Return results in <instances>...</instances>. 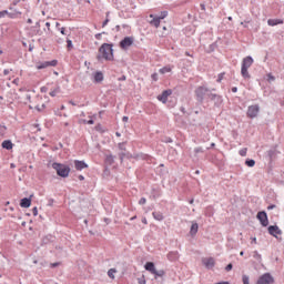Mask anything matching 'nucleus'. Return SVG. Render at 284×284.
Wrapping results in <instances>:
<instances>
[{
    "mask_svg": "<svg viewBox=\"0 0 284 284\" xmlns=\"http://www.w3.org/2000/svg\"><path fill=\"white\" fill-rule=\"evenodd\" d=\"M112 61L114 59V50L112 44L103 43L99 49L98 60Z\"/></svg>",
    "mask_w": 284,
    "mask_h": 284,
    "instance_id": "f257e3e1",
    "label": "nucleus"
},
{
    "mask_svg": "<svg viewBox=\"0 0 284 284\" xmlns=\"http://www.w3.org/2000/svg\"><path fill=\"white\" fill-rule=\"evenodd\" d=\"M52 168L55 170L58 176H61L62 179H68L70 176V166L54 162Z\"/></svg>",
    "mask_w": 284,
    "mask_h": 284,
    "instance_id": "f03ea898",
    "label": "nucleus"
},
{
    "mask_svg": "<svg viewBox=\"0 0 284 284\" xmlns=\"http://www.w3.org/2000/svg\"><path fill=\"white\" fill-rule=\"evenodd\" d=\"M144 268L146 270V272H150L151 274H154V276H165V271L161 270V271H156V267L154 266L153 262H148L144 265Z\"/></svg>",
    "mask_w": 284,
    "mask_h": 284,
    "instance_id": "7ed1b4c3",
    "label": "nucleus"
},
{
    "mask_svg": "<svg viewBox=\"0 0 284 284\" xmlns=\"http://www.w3.org/2000/svg\"><path fill=\"white\" fill-rule=\"evenodd\" d=\"M134 43L133 37H125L122 41H120V48L122 50H129L130 47Z\"/></svg>",
    "mask_w": 284,
    "mask_h": 284,
    "instance_id": "20e7f679",
    "label": "nucleus"
},
{
    "mask_svg": "<svg viewBox=\"0 0 284 284\" xmlns=\"http://www.w3.org/2000/svg\"><path fill=\"white\" fill-rule=\"evenodd\" d=\"M260 108L257 104L251 105L247 109V113L246 115L248 116V119H256V116H258V112H260Z\"/></svg>",
    "mask_w": 284,
    "mask_h": 284,
    "instance_id": "39448f33",
    "label": "nucleus"
},
{
    "mask_svg": "<svg viewBox=\"0 0 284 284\" xmlns=\"http://www.w3.org/2000/svg\"><path fill=\"white\" fill-rule=\"evenodd\" d=\"M274 283V277L270 273L263 274L256 282V284H272Z\"/></svg>",
    "mask_w": 284,
    "mask_h": 284,
    "instance_id": "423d86ee",
    "label": "nucleus"
},
{
    "mask_svg": "<svg viewBox=\"0 0 284 284\" xmlns=\"http://www.w3.org/2000/svg\"><path fill=\"white\" fill-rule=\"evenodd\" d=\"M257 219L264 227H267V225H270V221L267 220V213H265V211L258 212Z\"/></svg>",
    "mask_w": 284,
    "mask_h": 284,
    "instance_id": "0eeeda50",
    "label": "nucleus"
},
{
    "mask_svg": "<svg viewBox=\"0 0 284 284\" xmlns=\"http://www.w3.org/2000/svg\"><path fill=\"white\" fill-rule=\"evenodd\" d=\"M268 234H271V236H274L275 239H278V236L283 234V231H281L277 225H271L268 226Z\"/></svg>",
    "mask_w": 284,
    "mask_h": 284,
    "instance_id": "6e6552de",
    "label": "nucleus"
},
{
    "mask_svg": "<svg viewBox=\"0 0 284 284\" xmlns=\"http://www.w3.org/2000/svg\"><path fill=\"white\" fill-rule=\"evenodd\" d=\"M195 94L197 97V101H203V97H205L207 94V88L205 87H199L196 90H195Z\"/></svg>",
    "mask_w": 284,
    "mask_h": 284,
    "instance_id": "1a4fd4ad",
    "label": "nucleus"
},
{
    "mask_svg": "<svg viewBox=\"0 0 284 284\" xmlns=\"http://www.w3.org/2000/svg\"><path fill=\"white\" fill-rule=\"evenodd\" d=\"M168 97H172V90L168 89L162 92V94L158 95V101H161V103H168Z\"/></svg>",
    "mask_w": 284,
    "mask_h": 284,
    "instance_id": "9d476101",
    "label": "nucleus"
},
{
    "mask_svg": "<svg viewBox=\"0 0 284 284\" xmlns=\"http://www.w3.org/2000/svg\"><path fill=\"white\" fill-rule=\"evenodd\" d=\"M202 263L207 270H212L215 265L214 257H204L202 258Z\"/></svg>",
    "mask_w": 284,
    "mask_h": 284,
    "instance_id": "9b49d317",
    "label": "nucleus"
},
{
    "mask_svg": "<svg viewBox=\"0 0 284 284\" xmlns=\"http://www.w3.org/2000/svg\"><path fill=\"white\" fill-rule=\"evenodd\" d=\"M253 63H254V59H252V57L247 55L242 61V68L250 70V68H252Z\"/></svg>",
    "mask_w": 284,
    "mask_h": 284,
    "instance_id": "f8f14e48",
    "label": "nucleus"
},
{
    "mask_svg": "<svg viewBox=\"0 0 284 284\" xmlns=\"http://www.w3.org/2000/svg\"><path fill=\"white\" fill-rule=\"evenodd\" d=\"M74 168L75 170H78V172H81V170H87L88 168V163H85L84 161H80V160H74Z\"/></svg>",
    "mask_w": 284,
    "mask_h": 284,
    "instance_id": "ddd939ff",
    "label": "nucleus"
},
{
    "mask_svg": "<svg viewBox=\"0 0 284 284\" xmlns=\"http://www.w3.org/2000/svg\"><path fill=\"white\" fill-rule=\"evenodd\" d=\"M150 23L154 26V28H159L161 26V18L160 17H154V14H150Z\"/></svg>",
    "mask_w": 284,
    "mask_h": 284,
    "instance_id": "4468645a",
    "label": "nucleus"
},
{
    "mask_svg": "<svg viewBox=\"0 0 284 284\" xmlns=\"http://www.w3.org/2000/svg\"><path fill=\"white\" fill-rule=\"evenodd\" d=\"M282 23H284L283 19H268L267 20V24L271 27L282 26Z\"/></svg>",
    "mask_w": 284,
    "mask_h": 284,
    "instance_id": "2eb2a0df",
    "label": "nucleus"
},
{
    "mask_svg": "<svg viewBox=\"0 0 284 284\" xmlns=\"http://www.w3.org/2000/svg\"><path fill=\"white\" fill-rule=\"evenodd\" d=\"M1 146L3 148V150H12V148H14V144L10 140H4Z\"/></svg>",
    "mask_w": 284,
    "mask_h": 284,
    "instance_id": "dca6fc26",
    "label": "nucleus"
},
{
    "mask_svg": "<svg viewBox=\"0 0 284 284\" xmlns=\"http://www.w3.org/2000/svg\"><path fill=\"white\" fill-rule=\"evenodd\" d=\"M50 65H57L55 62H42L40 64L37 65L38 70H43L45 68H50Z\"/></svg>",
    "mask_w": 284,
    "mask_h": 284,
    "instance_id": "f3484780",
    "label": "nucleus"
},
{
    "mask_svg": "<svg viewBox=\"0 0 284 284\" xmlns=\"http://www.w3.org/2000/svg\"><path fill=\"white\" fill-rule=\"evenodd\" d=\"M30 205H32V200L30 199H22L20 202V207H30Z\"/></svg>",
    "mask_w": 284,
    "mask_h": 284,
    "instance_id": "a211bd4d",
    "label": "nucleus"
},
{
    "mask_svg": "<svg viewBox=\"0 0 284 284\" xmlns=\"http://www.w3.org/2000/svg\"><path fill=\"white\" fill-rule=\"evenodd\" d=\"M168 258L169 261H179V252H170Z\"/></svg>",
    "mask_w": 284,
    "mask_h": 284,
    "instance_id": "6ab92c4d",
    "label": "nucleus"
},
{
    "mask_svg": "<svg viewBox=\"0 0 284 284\" xmlns=\"http://www.w3.org/2000/svg\"><path fill=\"white\" fill-rule=\"evenodd\" d=\"M199 232V224L197 223H193L191 225V230H190V234L191 236H195V234Z\"/></svg>",
    "mask_w": 284,
    "mask_h": 284,
    "instance_id": "aec40b11",
    "label": "nucleus"
},
{
    "mask_svg": "<svg viewBox=\"0 0 284 284\" xmlns=\"http://www.w3.org/2000/svg\"><path fill=\"white\" fill-rule=\"evenodd\" d=\"M7 17H8L9 19H18L19 17H21V12H20V11L9 12V11H8Z\"/></svg>",
    "mask_w": 284,
    "mask_h": 284,
    "instance_id": "412c9836",
    "label": "nucleus"
},
{
    "mask_svg": "<svg viewBox=\"0 0 284 284\" xmlns=\"http://www.w3.org/2000/svg\"><path fill=\"white\" fill-rule=\"evenodd\" d=\"M94 81H95V83H101V81H103V73L102 72H95Z\"/></svg>",
    "mask_w": 284,
    "mask_h": 284,
    "instance_id": "4be33fe9",
    "label": "nucleus"
},
{
    "mask_svg": "<svg viewBox=\"0 0 284 284\" xmlns=\"http://www.w3.org/2000/svg\"><path fill=\"white\" fill-rule=\"evenodd\" d=\"M160 74H168L169 72H172V67L166 65L159 70Z\"/></svg>",
    "mask_w": 284,
    "mask_h": 284,
    "instance_id": "5701e85b",
    "label": "nucleus"
},
{
    "mask_svg": "<svg viewBox=\"0 0 284 284\" xmlns=\"http://www.w3.org/2000/svg\"><path fill=\"white\" fill-rule=\"evenodd\" d=\"M152 216L155 219V221H163L164 216L161 212H153Z\"/></svg>",
    "mask_w": 284,
    "mask_h": 284,
    "instance_id": "b1692460",
    "label": "nucleus"
},
{
    "mask_svg": "<svg viewBox=\"0 0 284 284\" xmlns=\"http://www.w3.org/2000/svg\"><path fill=\"white\" fill-rule=\"evenodd\" d=\"M241 74H242L243 79H250L251 78L250 71H247V69H245L243 67L241 68Z\"/></svg>",
    "mask_w": 284,
    "mask_h": 284,
    "instance_id": "393cba45",
    "label": "nucleus"
},
{
    "mask_svg": "<svg viewBox=\"0 0 284 284\" xmlns=\"http://www.w3.org/2000/svg\"><path fill=\"white\" fill-rule=\"evenodd\" d=\"M114 274H116V268H110V270L108 271V276H109V278L114 280Z\"/></svg>",
    "mask_w": 284,
    "mask_h": 284,
    "instance_id": "a878e982",
    "label": "nucleus"
},
{
    "mask_svg": "<svg viewBox=\"0 0 284 284\" xmlns=\"http://www.w3.org/2000/svg\"><path fill=\"white\" fill-rule=\"evenodd\" d=\"M95 130H97V132H101V134L106 132L105 128H103V125H101V124L95 125Z\"/></svg>",
    "mask_w": 284,
    "mask_h": 284,
    "instance_id": "bb28decb",
    "label": "nucleus"
},
{
    "mask_svg": "<svg viewBox=\"0 0 284 284\" xmlns=\"http://www.w3.org/2000/svg\"><path fill=\"white\" fill-rule=\"evenodd\" d=\"M245 163L248 168H254V165H256V162L254 160H247Z\"/></svg>",
    "mask_w": 284,
    "mask_h": 284,
    "instance_id": "cd10ccee",
    "label": "nucleus"
},
{
    "mask_svg": "<svg viewBox=\"0 0 284 284\" xmlns=\"http://www.w3.org/2000/svg\"><path fill=\"white\" fill-rule=\"evenodd\" d=\"M242 283L243 284H250V277L247 275L242 276Z\"/></svg>",
    "mask_w": 284,
    "mask_h": 284,
    "instance_id": "c85d7f7f",
    "label": "nucleus"
},
{
    "mask_svg": "<svg viewBox=\"0 0 284 284\" xmlns=\"http://www.w3.org/2000/svg\"><path fill=\"white\" fill-rule=\"evenodd\" d=\"M240 156H247V148L240 150Z\"/></svg>",
    "mask_w": 284,
    "mask_h": 284,
    "instance_id": "c756f323",
    "label": "nucleus"
},
{
    "mask_svg": "<svg viewBox=\"0 0 284 284\" xmlns=\"http://www.w3.org/2000/svg\"><path fill=\"white\" fill-rule=\"evenodd\" d=\"M6 130H8L4 125L0 124V136H3L6 134Z\"/></svg>",
    "mask_w": 284,
    "mask_h": 284,
    "instance_id": "7c9ffc66",
    "label": "nucleus"
},
{
    "mask_svg": "<svg viewBox=\"0 0 284 284\" xmlns=\"http://www.w3.org/2000/svg\"><path fill=\"white\" fill-rule=\"evenodd\" d=\"M8 17V10L0 11V19H6Z\"/></svg>",
    "mask_w": 284,
    "mask_h": 284,
    "instance_id": "2f4dec72",
    "label": "nucleus"
},
{
    "mask_svg": "<svg viewBox=\"0 0 284 284\" xmlns=\"http://www.w3.org/2000/svg\"><path fill=\"white\" fill-rule=\"evenodd\" d=\"M165 17H168V11L161 12V14L158 18H160V21H162V19H165Z\"/></svg>",
    "mask_w": 284,
    "mask_h": 284,
    "instance_id": "473e14b6",
    "label": "nucleus"
},
{
    "mask_svg": "<svg viewBox=\"0 0 284 284\" xmlns=\"http://www.w3.org/2000/svg\"><path fill=\"white\" fill-rule=\"evenodd\" d=\"M67 48H68V50H72V48H73L72 40H67Z\"/></svg>",
    "mask_w": 284,
    "mask_h": 284,
    "instance_id": "72a5a7b5",
    "label": "nucleus"
},
{
    "mask_svg": "<svg viewBox=\"0 0 284 284\" xmlns=\"http://www.w3.org/2000/svg\"><path fill=\"white\" fill-rule=\"evenodd\" d=\"M151 79H152L153 81H159V73H153V74L151 75Z\"/></svg>",
    "mask_w": 284,
    "mask_h": 284,
    "instance_id": "f704fd0d",
    "label": "nucleus"
},
{
    "mask_svg": "<svg viewBox=\"0 0 284 284\" xmlns=\"http://www.w3.org/2000/svg\"><path fill=\"white\" fill-rule=\"evenodd\" d=\"M145 203H148V200H145V197H141L139 201L140 205H145Z\"/></svg>",
    "mask_w": 284,
    "mask_h": 284,
    "instance_id": "c9c22d12",
    "label": "nucleus"
},
{
    "mask_svg": "<svg viewBox=\"0 0 284 284\" xmlns=\"http://www.w3.org/2000/svg\"><path fill=\"white\" fill-rule=\"evenodd\" d=\"M33 216H39V210L36 207L32 209Z\"/></svg>",
    "mask_w": 284,
    "mask_h": 284,
    "instance_id": "e433bc0d",
    "label": "nucleus"
},
{
    "mask_svg": "<svg viewBox=\"0 0 284 284\" xmlns=\"http://www.w3.org/2000/svg\"><path fill=\"white\" fill-rule=\"evenodd\" d=\"M276 78H274V75H272V73L267 74V81H275Z\"/></svg>",
    "mask_w": 284,
    "mask_h": 284,
    "instance_id": "4c0bfd02",
    "label": "nucleus"
},
{
    "mask_svg": "<svg viewBox=\"0 0 284 284\" xmlns=\"http://www.w3.org/2000/svg\"><path fill=\"white\" fill-rule=\"evenodd\" d=\"M194 152H195V154H200L203 152V148H195Z\"/></svg>",
    "mask_w": 284,
    "mask_h": 284,
    "instance_id": "58836bf2",
    "label": "nucleus"
},
{
    "mask_svg": "<svg viewBox=\"0 0 284 284\" xmlns=\"http://www.w3.org/2000/svg\"><path fill=\"white\" fill-rule=\"evenodd\" d=\"M109 21H110V20H108V19L104 20L103 23H102V28H105V27L108 26Z\"/></svg>",
    "mask_w": 284,
    "mask_h": 284,
    "instance_id": "ea45409f",
    "label": "nucleus"
},
{
    "mask_svg": "<svg viewBox=\"0 0 284 284\" xmlns=\"http://www.w3.org/2000/svg\"><path fill=\"white\" fill-rule=\"evenodd\" d=\"M60 32H61V34H67L65 33V27L60 28Z\"/></svg>",
    "mask_w": 284,
    "mask_h": 284,
    "instance_id": "a19ab883",
    "label": "nucleus"
},
{
    "mask_svg": "<svg viewBox=\"0 0 284 284\" xmlns=\"http://www.w3.org/2000/svg\"><path fill=\"white\" fill-rule=\"evenodd\" d=\"M226 272H230L232 271V264H229L226 267H225Z\"/></svg>",
    "mask_w": 284,
    "mask_h": 284,
    "instance_id": "79ce46f5",
    "label": "nucleus"
},
{
    "mask_svg": "<svg viewBox=\"0 0 284 284\" xmlns=\"http://www.w3.org/2000/svg\"><path fill=\"white\" fill-rule=\"evenodd\" d=\"M7 74H10V70L4 69V70H3V75L7 77Z\"/></svg>",
    "mask_w": 284,
    "mask_h": 284,
    "instance_id": "37998d69",
    "label": "nucleus"
},
{
    "mask_svg": "<svg viewBox=\"0 0 284 284\" xmlns=\"http://www.w3.org/2000/svg\"><path fill=\"white\" fill-rule=\"evenodd\" d=\"M88 125H94V120L87 121Z\"/></svg>",
    "mask_w": 284,
    "mask_h": 284,
    "instance_id": "c03bdc74",
    "label": "nucleus"
},
{
    "mask_svg": "<svg viewBox=\"0 0 284 284\" xmlns=\"http://www.w3.org/2000/svg\"><path fill=\"white\" fill-rule=\"evenodd\" d=\"M251 241H252L251 243H253L254 245H256V243H257L256 237H252Z\"/></svg>",
    "mask_w": 284,
    "mask_h": 284,
    "instance_id": "a18cd8bd",
    "label": "nucleus"
},
{
    "mask_svg": "<svg viewBox=\"0 0 284 284\" xmlns=\"http://www.w3.org/2000/svg\"><path fill=\"white\" fill-rule=\"evenodd\" d=\"M78 179H79V181H85V176H83V175H79Z\"/></svg>",
    "mask_w": 284,
    "mask_h": 284,
    "instance_id": "49530a36",
    "label": "nucleus"
},
{
    "mask_svg": "<svg viewBox=\"0 0 284 284\" xmlns=\"http://www.w3.org/2000/svg\"><path fill=\"white\" fill-rule=\"evenodd\" d=\"M142 223H143L144 225H148V219L143 217V219H142Z\"/></svg>",
    "mask_w": 284,
    "mask_h": 284,
    "instance_id": "de8ad7c7",
    "label": "nucleus"
},
{
    "mask_svg": "<svg viewBox=\"0 0 284 284\" xmlns=\"http://www.w3.org/2000/svg\"><path fill=\"white\" fill-rule=\"evenodd\" d=\"M122 121H123L124 123H128L129 118H128V116H123V118H122Z\"/></svg>",
    "mask_w": 284,
    "mask_h": 284,
    "instance_id": "09e8293b",
    "label": "nucleus"
},
{
    "mask_svg": "<svg viewBox=\"0 0 284 284\" xmlns=\"http://www.w3.org/2000/svg\"><path fill=\"white\" fill-rule=\"evenodd\" d=\"M13 83H14L16 85H19V78L14 79V80H13Z\"/></svg>",
    "mask_w": 284,
    "mask_h": 284,
    "instance_id": "8fccbe9b",
    "label": "nucleus"
},
{
    "mask_svg": "<svg viewBox=\"0 0 284 284\" xmlns=\"http://www.w3.org/2000/svg\"><path fill=\"white\" fill-rule=\"evenodd\" d=\"M200 8H201V10L205 11V4L204 3L200 4Z\"/></svg>",
    "mask_w": 284,
    "mask_h": 284,
    "instance_id": "3c124183",
    "label": "nucleus"
},
{
    "mask_svg": "<svg viewBox=\"0 0 284 284\" xmlns=\"http://www.w3.org/2000/svg\"><path fill=\"white\" fill-rule=\"evenodd\" d=\"M19 1H21V0H14V1L12 2V6H17V4L19 3Z\"/></svg>",
    "mask_w": 284,
    "mask_h": 284,
    "instance_id": "603ef678",
    "label": "nucleus"
},
{
    "mask_svg": "<svg viewBox=\"0 0 284 284\" xmlns=\"http://www.w3.org/2000/svg\"><path fill=\"white\" fill-rule=\"evenodd\" d=\"M45 27L50 30V22H45Z\"/></svg>",
    "mask_w": 284,
    "mask_h": 284,
    "instance_id": "864d4df0",
    "label": "nucleus"
},
{
    "mask_svg": "<svg viewBox=\"0 0 284 284\" xmlns=\"http://www.w3.org/2000/svg\"><path fill=\"white\" fill-rule=\"evenodd\" d=\"M59 265V263H53L51 264V267H57Z\"/></svg>",
    "mask_w": 284,
    "mask_h": 284,
    "instance_id": "5fc2aeb1",
    "label": "nucleus"
},
{
    "mask_svg": "<svg viewBox=\"0 0 284 284\" xmlns=\"http://www.w3.org/2000/svg\"><path fill=\"white\" fill-rule=\"evenodd\" d=\"M101 33L95 34V39H100Z\"/></svg>",
    "mask_w": 284,
    "mask_h": 284,
    "instance_id": "6e6d98bb",
    "label": "nucleus"
},
{
    "mask_svg": "<svg viewBox=\"0 0 284 284\" xmlns=\"http://www.w3.org/2000/svg\"><path fill=\"white\" fill-rule=\"evenodd\" d=\"M232 92H237V89H236V87L232 89Z\"/></svg>",
    "mask_w": 284,
    "mask_h": 284,
    "instance_id": "4d7b16f0",
    "label": "nucleus"
},
{
    "mask_svg": "<svg viewBox=\"0 0 284 284\" xmlns=\"http://www.w3.org/2000/svg\"><path fill=\"white\" fill-rule=\"evenodd\" d=\"M245 253L243 251L240 252V256H243Z\"/></svg>",
    "mask_w": 284,
    "mask_h": 284,
    "instance_id": "13d9d810",
    "label": "nucleus"
},
{
    "mask_svg": "<svg viewBox=\"0 0 284 284\" xmlns=\"http://www.w3.org/2000/svg\"><path fill=\"white\" fill-rule=\"evenodd\" d=\"M139 284H145V281H140Z\"/></svg>",
    "mask_w": 284,
    "mask_h": 284,
    "instance_id": "bf43d9fd",
    "label": "nucleus"
},
{
    "mask_svg": "<svg viewBox=\"0 0 284 284\" xmlns=\"http://www.w3.org/2000/svg\"><path fill=\"white\" fill-rule=\"evenodd\" d=\"M185 54H186V57H192V54H190V52H186Z\"/></svg>",
    "mask_w": 284,
    "mask_h": 284,
    "instance_id": "052dcab7",
    "label": "nucleus"
},
{
    "mask_svg": "<svg viewBox=\"0 0 284 284\" xmlns=\"http://www.w3.org/2000/svg\"><path fill=\"white\" fill-rule=\"evenodd\" d=\"M108 159H109V161H112V155H109Z\"/></svg>",
    "mask_w": 284,
    "mask_h": 284,
    "instance_id": "680f3d73",
    "label": "nucleus"
},
{
    "mask_svg": "<svg viewBox=\"0 0 284 284\" xmlns=\"http://www.w3.org/2000/svg\"><path fill=\"white\" fill-rule=\"evenodd\" d=\"M59 26H61V23L57 22V23H55V27L59 28Z\"/></svg>",
    "mask_w": 284,
    "mask_h": 284,
    "instance_id": "e2e57ef3",
    "label": "nucleus"
},
{
    "mask_svg": "<svg viewBox=\"0 0 284 284\" xmlns=\"http://www.w3.org/2000/svg\"><path fill=\"white\" fill-rule=\"evenodd\" d=\"M28 23H32V19H28Z\"/></svg>",
    "mask_w": 284,
    "mask_h": 284,
    "instance_id": "0e129e2a",
    "label": "nucleus"
},
{
    "mask_svg": "<svg viewBox=\"0 0 284 284\" xmlns=\"http://www.w3.org/2000/svg\"><path fill=\"white\" fill-rule=\"evenodd\" d=\"M61 110H65V105H61Z\"/></svg>",
    "mask_w": 284,
    "mask_h": 284,
    "instance_id": "69168bd1",
    "label": "nucleus"
},
{
    "mask_svg": "<svg viewBox=\"0 0 284 284\" xmlns=\"http://www.w3.org/2000/svg\"><path fill=\"white\" fill-rule=\"evenodd\" d=\"M115 134H116V136H121V133H119V132H116Z\"/></svg>",
    "mask_w": 284,
    "mask_h": 284,
    "instance_id": "338daca9",
    "label": "nucleus"
},
{
    "mask_svg": "<svg viewBox=\"0 0 284 284\" xmlns=\"http://www.w3.org/2000/svg\"><path fill=\"white\" fill-rule=\"evenodd\" d=\"M134 219H136V216L131 217V221H134Z\"/></svg>",
    "mask_w": 284,
    "mask_h": 284,
    "instance_id": "774afa93",
    "label": "nucleus"
}]
</instances>
